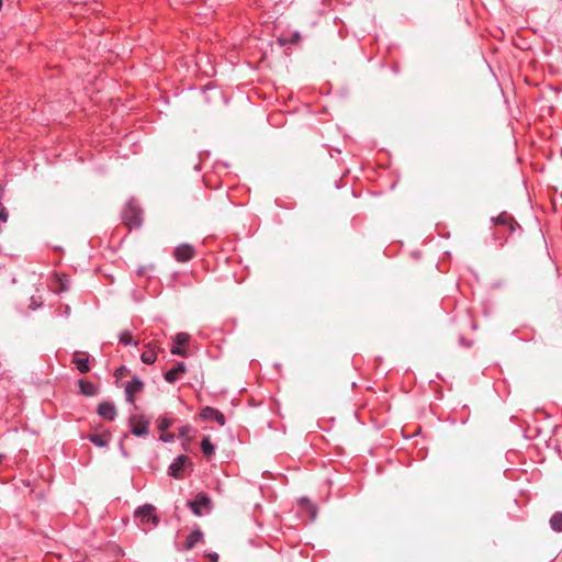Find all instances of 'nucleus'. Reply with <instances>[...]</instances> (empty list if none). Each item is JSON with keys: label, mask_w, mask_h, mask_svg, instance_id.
Masks as SVG:
<instances>
[{"label": "nucleus", "mask_w": 562, "mask_h": 562, "mask_svg": "<svg viewBox=\"0 0 562 562\" xmlns=\"http://www.w3.org/2000/svg\"><path fill=\"white\" fill-rule=\"evenodd\" d=\"M491 222L495 225V232L493 233L495 240H501L499 245H503V237L505 235H510L515 232L516 226H518L517 222L514 220L512 215L507 212L501 213L496 217H492Z\"/></svg>", "instance_id": "nucleus-1"}, {"label": "nucleus", "mask_w": 562, "mask_h": 562, "mask_svg": "<svg viewBox=\"0 0 562 562\" xmlns=\"http://www.w3.org/2000/svg\"><path fill=\"white\" fill-rule=\"evenodd\" d=\"M142 209L135 203L134 199L130 200L122 212L123 223L130 228H138L142 225Z\"/></svg>", "instance_id": "nucleus-2"}, {"label": "nucleus", "mask_w": 562, "mask_h": 562, "mask_svg": "<svg viewBox=\"0 0 562 562\" xmlns=\"http://www.w3.org/2000/svg\"><path fill=\"white\" fill-rule=\"evenodd\" d=\"M156 508L151 505H144L138 507L135 512V516L139 518L143 525L148 527L157 526L158 517L155 514Z\"/></svg>", "instance_id": "nucleus-3"}, {"label": "nucleus", "mask_w": 562, "mask_h": 562, "mask_svg": "<svg viewBox=\"0 0 562 562\" xmlns=\"http://www.w3.org/2000/svg\"><path fill=\"white\" fill-rule=\"evenodd\" d=\"M188 464H191L190 458L186 454L178 456L168 469V474L175 479H181L183 476L184 469Z\"/></svg>", "instance_id": "nucleus-4"}, {"label": "nucleus", "mask_w": 562, "mask_h": 562, "mask_svg": "<svg viewBox=\"0 0 562 562\" xmlns=\"http://www.w3.org/2000/svg\"><path fill=\"white\" fill-rule=\"evenodd\" d=\"M199 416L206 422H216L220 426H224L226 422L224 414L211 406L202 408Z\"/></svg>", "instance_id": "nucleus-5"}, {"label": "nucleus", "mask_w": 562, "mask_h": 562, "mask_svg": "<svg viewBox=\"0 0 562 562\" xmlns=\"http://www.w3.org/2000/svg\"><path fill=\"white\" fill-rule=\"evenodd\" d=\"M195 250L190 244H181L176 247L173 257L179 262H187L193 258Z\"/></svg>", "instance_id": "nucleus-6"}, {"label": "nucleus", "mask_w": 562, "mask_h": 562, "mask_svg": "<svg viewBox=\"0 0 562 562\" xmlns=\"http://www.w3.org/2000/svg\"><path fill=\"white\" fill-rule=\"evenodd\" d=\"M97 413L105 420H114L117 416V411L114 403L104 401L98 405Z\"/></svg>", "instance_id": "nucleus-7"}, {"label": "nucleus", "mask_w": 562, "mask_h": 562, "mask_svg": "<svg viewBox=\"0 0 562 562\" xmlns=\"http://www.w3.org/2000/svg\"><path fill=\"white\" fill-rule=\"evenodd\" d=\"M190 340V335L187 333H179L176 335L173 339V346L171 348V353L176 356L187 357L186 349L182 346L187 345Z\"/></svg>", "instance_id": "nucleus-8"}, {"label": "nucleus", "mask_w": 562, "mask_h": 562, "mask_svg": "<svg viewBox=\"0 0 562 562\" xmlns=\"http://www.w3.org/2000/svg\"><path fill=\"white\" fill-rule=\"evenodd\" d=\"M144 383L139 378L134 376L125 386L126 401L134 403L135 394L142 392Z\"/></svg>", "instance_id": "nucleus-9"}, {"label": "nucleus", "mask_w": 562, "mask_h": 562, "mask_svg": "<svg viewBox=\"0 0 562 562\" xmlns=\"http://www.w3.org/2000/svg\"><path fill=\"white\" fill-rule=\"evenodd\" d=\"M162 351L156 341H150L146 345V350L140 355V360L145 364H153L157 359V352Z\"/></svg>", "instance_id": "nucleus-10"}, {"label": "nucleus", "mask_w": 562, "mask_h": 562, "mask_svg": "<svg viewBox=\"0 0 562 562\" xmlns=\"http://www.w3.org/2000/svg\"><path fill=\"white\" fill-rule=\"evenodd\" d=\"M209 504H210V498L207 497V495L204 493H200L196 495V497L193 501H190L188 503V506L190 507V509L192 510V513L195 516H201L202 515L201 508L207 507Z\"/></svg>", "instance_id": "nucleus-11"}, {"label": "nucleus", "mask_w": 562, "mask_h": 562, "mask_svg": "<svg viewBox=\"0 0 562 562\" xmlns=\"http://www.w3.org/2000/svg\"><path fill=\"white\" fill-rule=\"evenodd\" d=\"M187 367L183 362H178L172 369L165 372L164 378L168 383L177 382L181 374L184 373Z\"/></svg>", "instance_id": "nucleus-12"}, {"label": "nucleus", "mask_w": 562, "mask_h": 562, "mask_svg": "<svg viewBox=\"0 0 562 562\" xmlns=\"http://www.w3.org/2000/svg\"><path fill=\"white\" fill-rule=\"evenodd\" d=\"M112 438V434L109 430L103 431L102 434H90L88 435V439L94 446L100 448H105L109 446V442Z\"/></svg>", "instance_id": "nucleus-13"}, {"label": "nucleus", "mask_w": 562, "mask_h": 562, "mask_svg": "<svg viewBox=\"0 0 562 562\" xmlns=\"http://www.w3.org/2000/svg\"><path fill=\"white\" fill-rule=\"evenodd\" d=\"M202 539H203V532L201 530H199V529L193 530L187 537V540H186V543H184V549L186 550L193 549L195 547V544L199 543Z\"/></svg>", "instance_id": "nucleus-14"}, {"label": "nucleus", "mask_w": 562, "mask_h": 562, "mask_svg": "<svg viewBox=\"0 0 562 562\" xmlns=\"http://www.w3.org/2000/svg\"><path fill=\"white\" fill-rule=\"evenodd\" d=\"M148 422H138L132 426L131 432L137 437H146L148 435Z\"/></svg>", "instance_id": "nucleus-15"}, {"label": "nucleus", "mask_w": 562, "mask_h": 562, "mask_svg": "<svg viewBox=\"0 0 562 562\" xmlns=\"http://www.w3.org/2000/svg\"><path fill=\"white\" fill-rule=\"evenodd\" d=\"M80 392L86 396H93L97 394V387L89 381L79 380Z\"/></svg>", "instance_id": "nucleus-16"}, {"label": "nucleus", "mask_w": 562, "mask_h": 562, "mask_svg": "<svg viewBox=\"0 0 562 562\" xmlns=\"http://www.w3.org/2000/svg\"><path fill=\"white\" fill-rule=\"evenodd\" d=\"M550 527L555 532H562V512L554 513L550 520Z\"/></svg>", "instance_id": "nucleus-17"}, {"label": "nucleus", "mask_w": 562, "mask_h": 562, "mask_svg": "<svg viewBox=\"0 0 562 562\" xmlns=\"http://www.w3.org/2000/svg\"><path fill=\"white\" fill-rule=\"evenodd\" d=\"M74 363L81 373H87L90 371L88 357H79L76 355L74 358Z\"/></svg>", "instance_id": "nucleus-18"}, {"label": "nucleus", "mask_w": 562, "mask_h": 562, "mask_svg": "<svg viewBox=\"0 0 562 562\" xmlns=\"http://www.w3.org/2000/svg\"><path fill=\"white\" fill-rule=\"evenodd\" d=\"M201 449L206 458H211L215 452V446L210 441L209 437H204L201 441Z\"/></svg>", "instance_id": "nucleus-19"}, {"label": "nucleus", "mask_w": 562, "mask_h": 562, "mask_svg": "<svg viewBox=\"0 0 562 562\" xmlns=\"http://www.w3.org/2000/svg\"><path fill=\"white\" fill-rule=\"evenodd\" d=\"M195 429L190 425H184L179 428V438L191 441L194 437Z\"/></svg>", "instance_id": "nucleus-20"}, {"label": "nucleus", "mask_w": 562, "mask_h": 562, "mask_svg": "<svg viewBox=\"0 0 562 562\" xmlns=\"http://www.w3.org/2000/svg\"><path fill=\"white\" fill-rule=\"evenodd\" d=\"M119 341H120V344H122L124 346H128V345L133 344L134 340H133L132 333L130 330L121 331V334L119 336Z\"/></svg>", "instance_id": "nucleus-21"}, {"label": "nucleus", "mask_w": 562, "mask_h": 562, "mask_svg": "<svg viewBox=\"0 0 562 562\" xmlns=\"http://www.w3.org/2000/svg\"><path fill=\"white\" fill-rule=\"evenodd\" d=\"M172 423H173V420H172V419L167 418V417H164V418L159 419V422H158V429H159L160 431H162V432H164V431H166L169 427H171V426H172Z\"/></svg>", "instance_id": "nucleus-22"}, {"label": "nucleus", "mask_w": 562, "mask_h": 562, "mask_svg": "<svg viewBox=\"0 0 562 562\" xmlns=\"http://www.w3.org/2000/svg\"><path fill=\"white\" fill-rule=\"evenodd\" d=\"M301 504H302V506H304V508H306L307 510L311 512V518L314 519L316 516V510H315L314 505L307 498H302Z\"/></svg>", "instance_id": "nucleus-23"}, {"label": "nucleus", "mask_w": 562, "mask_h": 562, "mask_svg": "<svg viewBox=\"0 0 562 562\" xmlns=\"http://www.w3.org/2000/svg\"><path fill=\"white\" fill-rule=\"evenodd\" d=\"M300 38H301L300 33L295 32L292 34L290 40L280 38L279 41L281 42L282 45H284L286 43L296 44L300 41Z\"/></svg>", "instance_id": "nucleus-24"}, {"label": "nucleus", "mask_w": 562, "mask_h": 562, "mask_svg": "<svg viewBox=\"0 0 562 562\" xmlns=\"http://www.w3.org/2000/svg\"><path fill=\"white\" fill-rule=\"evenodd\" d=\"M160 439L164 441V442H171L173 441L175 439V435L171 434V432H162L160 435Z\"/></svg>", "instance_id": "nucleus-25"}, {"label": "nucleus", "mask_w": 562, "mask_h": 562, "mask_svg": "<svg viewBox=\"0 0 562 562\" xmlns=\"http://www.w3.org/2000/svg\"><path fill=\"white\" fill-rule=\"evenodd\" d=\"M8 216H9V214H8L7 209L2 207L0 210V222H2V223L7 222L8 221Z\"/></svg>", "instance_id": "nucleus-26"}, {"label": "nucleus", "mask_w": 562, "mask_h": 562, "mask_svg": "<svg viewBox=\"0 0 562 562\" xmlns=\"http://www.w3.org/2000/svg\"><path fill=\"white\" fill-rule=\"evenodd\" d=\"M207 557L211 562H218V554L216 552L210 553Z\"/></svg>", "instance_id": "nucleus-27"}, {"label": "nucleus", "mask_w": 562, "mask_h": 562, "mask_svg": "<svg viewBox=\"0 0 562 562\" xmlns=\"http://www.w3.org/2000/svg\"><path fill=\"white\" fill-rule=\"evenodd\" d=\"M120 449H121V451H122V453H123V456H124V457H127V456H128V453L126 452V450H125V448H124V446H123V440H121V441H120Z\"/></svg>", "instance_id": "nucleus-28"}, {"label": "nucleus", "mask_w": 562, "mask_h": 562, "mask_svg": "<svg viewBox=\"0 0 562 562\" xmlns=\"http://www.w3.org/2000/svg\"><path fill=\"white\" fill-rule=\"evenodd\" d=\"M146 273V267H140L138 270H137V274L138 276H144Z\"/></svg>", "instance_id": "nucleus-29"}, {"label": "nucleus", "mask_w": 562, "mask_h": 562, "mask_svg": "<svg viewBox=\"0 0 562 562\" xmlns=\"http://www.w3.org/2000/svg\"><path fill=\"white\" fill-rule=\"evenodd\" d=\"M123 370H124V367H122V368L119 370L120 374H122V373H123Z\"/></svg>", "instance_id": "nucleus-30"}]
</instances>
